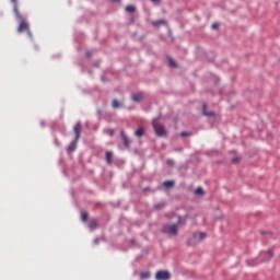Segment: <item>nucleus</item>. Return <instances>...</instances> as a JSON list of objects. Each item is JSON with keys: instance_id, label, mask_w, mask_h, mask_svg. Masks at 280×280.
<instances>
[{"instance_id": "19", "label": "nucleus", "mask_w": 280, "mask_h": 280, "mask_svg": "<svg viewBox=\"0 0 280 280\" xmlns=\"http://www.w3.org/2000/svg\"><path fill=\"white\" fill-rule=\"evenodd\" d=\"M136 10H137V8L135 5H128L126 8V12H130V13L135 12Z\"/></svg>"}, {"instance_id": "8", "label": "nucleus", "mask_w": 280, "mask_h": 280, "mask_svg": "<svg viewBox=\"0 0 280 280\" xmlns=\"http://www.w3.org/2000/svg\"><path fill=\"white\" fill-rule=\"evenodd\" d=\"M131 97L135 102H141L145 97V94L143 92H139V93L132 94Z\"/></svg>"}, {"instance_id": "28", "label": "nucleus", "mask_w": 280, "mask_h": 280, "mask_svg": "<svg viewBox=\"0 0 280 280\" xmlns=\"http://www.w3.org/2000/svg\"><path fill=\"white\" fill-rule=\"evenodd\" d=\"M156 209H163V205H156Z\"/></svg>"}, {"instance_id": "12", "label": "nucleus", "mask_w": 280, "mask_h": 280, "mask_svg": "<svg viewBox=\"0 0 280 280\" xmlns=\"http://www.w3.org/2000/svg\"><path fill=\"white\" fill-rule=\"evenodd\" d=\"M12 3H14V13L16 14V16H21V13H19V5H18V0H11Z\"/></svg>"}, {"instance_id": "25", "label": "nucleus", "mask_w": 280, "mask_h": 280, "mask_svg": "<svg viewBox=\"0 0 280 280\" xmlns=\"http://www.w3.org/2000/svg\"><path fill=\"white\" fill-rule=\"evenodd\" d=\"M240 161H242L241 158H234V159L232 160V162H234V163H240Z\"/></svg>"}, {"instance_id": "21", "label": "nucleus", "mask_w": 280, "mask_h": 280, "mask_svg": "<svg viewBox=\"0 0 280 280\" xmlns=\"http://www.w3.org/2000/svg\"><path fill=\"white\" fill-rule=\"evenodd\" d=\"M141 279H150V272L145 271L140 275Z\"/></svg>"}, {"instance_id": "3", "label": "nucleus", "mask_w": 280, "mask_h": 280, "mask_svg": "<svg viewBox=\"0 0 280 280\" xmlns=\"http://www.w3.org/2000/svg\"><path fill=\"white\" fill-rule=\"evenodd\" d=\"M18 19L20 20V25L18 27V32L19 34H23V32H27L28 36H32V32H30V24L27 23V21L23 20V16H18Z\"/></svg>"}, {"instance_id": "30", "label": "nucleus", "mask_w": 280, "mask_h": 280, "mask_svg": "<svg viewBox=\"0 0 280 280\" xmlns=\"http://www.w3.org/2000/svg\"><path fill=\"white\" fill-rule=\"evenodd\" d=\"M86 56H91V52H86Z\"/></svg>"}, {"instance_id": "22", "label": "nucleus", "mask_w": 280, "mask_h": 280, "mask_svg": "<svg viewBox=\"0 0 280 280\" xmlns=\"http://www.w3.org/2000/svg\"><path fill=\"white\" fill-rule=\"evenodd\" d=\"M106 133L109 135V137H113V135H115V129H107Z\"/></svg>"}, {"instance_id": "15", "label": "nucleus", "mask_w": 280, "mask_h": 280, "mask_svg": "<svg viewBox=\"0 0 280 280\" xmlns=\"http://www.w3.org/2000/svg\"><path fill=\"white\" fill-rule=\"evenodd\" d=\"M89 226H90L91 231H95V229H97V221L96 220H92L90 222Z\"/></svg>"}, {"instance_id": "24", "label": "nucleus", "mask_w": 280, "mask_h": 280, "mask_svg": "<svg viewBox=\"0 0 280 280\" xmlns=\"http://www.w3.org/2000/svg\"><path fill=\"white\" fill-rule=\"evenodd\" d=\"M267 255H268L269 259H272V257H273L272 250H268Z\"/></svg>"}, {"instance_id": "14", "label": "nucleus", "mask_w": 280, "mask_h": 280, "mask_svg": "<svg viewBox=\"0 0 280 280\" xmlns=\"http://www.w3.org/2000/svg\"><path fill=\"white\" fill-rule=\"evenodd\" d=\"M121 106V103H119V101L117 98H115L112 103V107L117 109Z\"/></svg>"}, {"instance_id": "10", "label": "nucleus", "mask_w": 280, "mask_h": 280, "mask_svg": "<svg viewBox=\"0 0 280 280\" xmlns=\"http://www.w3.org/2000/svg\"><path fill=\"white\" fill-rule=\"evenodd\" d=\"M113 152L112 151H107L106 152V156H105V161L108 165H112L113 164Z\"/></svg>"}, {"instance_id": "16", "label": "nucleus", "mask_w": 280, "mask_h": 280, "mask_svg": "<svg viewBox=\"0 0 280 280\" xmlns=\"http://www.w3.org/2000/svg\"><path fill=\"white\" fill-rule=\"evenodd\" d=\"M196 196H205V190L202 189V187H198L195 190Z\"/></svg>"}, {"instance_id": "5", "label": "nucleus", "mask_w": 280, "mask_h": 280, "mask_svg": "<svg viewBox=\"0 0 280 280\" xmlns=\"http://www.w3.org/2000/svg\"><path fill=\"white\" fill-rule=\"evenodd\" d=\"M156 280H170L172 279V273L167 270H160L155 273Z\"/></svg>"}, {"instance_id": "26", "label": "nucleus", "mask_w": 280, "mask_h": 280, "mask_svg": "<svg viewBox=\"0 0 280 280\" xmlns=\"http://www.w3.org/2000/svg\"><path fill=\"white\" fill-rule=\"evenodd\" d=\"M218 27H220V24L218 23L212 24V30H218Z\"/></svg>"}, {"instance_id": "1", "label": "nucleus", "mask_w": 280, "mask_h": 280, "mask_svg": "<svg viewBox=\"0 0 280 280\" xmlns=\"http://www.w3.org/2000/svg\"><path fill=\"white\" fill-rule=\"evenodd\" d=\"M73 132H74V140L69 144L68 147V152H75V150L78 149V141H80V135H82V124L81 122H77L74 128H73Z\"/></svg>"}, {"instance_id": "6", "label": "nucleus", "mask_w": 280, "mask_h": 280, "mask_svg": "<svg viewBox=\"0 0 280 280\" xmlns=\"http://www.w3.org/2000/svg\"><path fill=\"white\" fill-rule=\"evenodd\" d=\"M192 237H194L195 242H202V240H205V237H207V233L197 232V233L192 234Z\"/></svg>"}, {"instance_id": "31", "label": "nucleus", "mask_w": 280, "mask_h": 280, "mask_svg": "<svg viewBox=\"0 0 280 280\" xmlns=\"http://www.w3.org/2000/svg\"><path fill=\"white\" fill-rule=\"evenodd\" d=\"M114 1H119V0H114Z\"/></svg>"}, {"instance_id": "11", "label": "nucleus", "mask_w": 280, "mask_h": 280, "mask_svg": "<svg viewBox=\"0 0 280 280\" xmlns=\"http://www.w3.org/2000/svg\"><path fill=\"white\" fill-rule=\"evenodd\" d=\"M161 25H167V21H165V20H158V21H153L152 22V26L153 27H159Z\"/></svg>"}, {"instance_id": "18", "label": "nucleus", "mask_w": 280, "mask_h": 280, "mask_svg": "<svg viewBox=\"0 0 280 280\" xmlns=\"http://www.w3.org/2000/svg\"><path fill=\"white\" fill-rule=\"evenodd\" d=\"M164 187H166L167 189H171V187H174V182L173 180L164 182Z\"/></svg>"}, {"instance_id": "27", "label": "nucleus", "mask_w": 280, "mask_h": 280, "mask_svg": "<svg viewBox=\"0 0 280 280\" xmlns=\"http://www.w3.org/2000/svg\"><path fill=\"white\" fill-rule=\"evenodd\" d=\"M167 164H168V165H174V161H173V160H168V161H167Z\"/></svg>"}, {"instance_id": "17", "label": "nucleus", "mask_w": 280, "mask_h": 280, "mask_svg": "<svg viewBox=\"0 0 280 280\" xmlns=\"http://www.w3.org/2000/svg\"><path fill=\"white\" fill-rule=\"evenodd\" d=\"M170 67L173 69H176L178 66L176 65V61L172 59V57H168Z\"/></svg>"}, {"instance_id": "23", "label": "nucleus", "mask_w": 280, "mask_h": 280, "mask_svg": "<svg viewBox=\"0 0 280 280\" xmlns=\"http://www.w3.org/2000/svg\"><path fill=\"white\" fill-rule=\"evenodd\" d=\"M180 137H183V138H185V137H189V132H187V131H183V132L180 133Z\"/></svg>"}, {"instance_id": "29", "label": "nucleus", "mask_w": 280, "mask_h": 280, "mask_svg": "<svg viewBox=\"0 0 280 280\" xmlns=\"http://www.w3.org/2000/svg\"><path fill=\"white\" fill-rule=\"evenodd\" d=\"M153 3H159V0H151Z\"/></svg>"}, {"instance_id": "9", "label": "nucleus", "mask_w": 280, "mask_h": 280, "mask_svg": "<svg viewBox=\"0 0 280 280\" xmlns=\"http://www.w3.org/2000/svg\"><path fill=\"white\" fill-rule=\"evenodd\" d=\"M202 113H203V115H206V117H214L215 116V113L207 112V103H203V105H202Z\"/></svg>"}, {"instance_id": "7", "label": "nucleus", "mask_w": 280, "mask_h": 280, "mask_svg": "<svg viewBox=\"0 0 280 280\" xmlns=\"http://www.w3.org/2000/svg\"><path fill=\"white\" fill-rule=\"evenodd\" d=\"M121 139L124 141L125 148H130V139H128V136H126L125 131H120Z\"/></svg>"}, {"instance_id": "4", "label": "nucleus", "mask_w": 280, "mask_h": 280, "mask_svg": "<svg viewBox=\"0 0 280 280\" xmlns=\"http://www.w3.org/2000/svg\"><path fill=\"white\" fill-rule=\"evenodd\" d=\"M153 128H154V132L158 137H165V135H167L165 127L163 125L159 124V121L156 119L153 120Z\"/></svg>"}, {"instance_id": "2", "label": "nucleus", "mask_w": 280, "mask_h": 280, "mask_svg": "<svg viewBox=\"0 0 280 280\" xmlns=\"http://www.w3.org/2000/svg\"><path fill=\"white\" fill-rule=\"evenodd\" d=\"M180 224V218H178L177 223L173 224V225H163L162 228V233H164L165 235H173L176 236L178 235V225Z\"/></svg>"}, {"instance_id": "13", "label": "nucleus", "mask_w": 280, "mask_h": 280, "mask_svg": "<svg viewBox=\"0 0 280 280\" xmlns=\"http://www.w3.org/2000/svg\"><path fill=\"white\" fill-rule=\"evenodd\" d=\"M136 137H143V135H145V131L143 129V127H140L136 132H135Z\"/></svg>"}, {"instance_id": "20", "label": "nucleus", "mask_w": 280, "mask_h": 280, "mask_svg": "<svg viewBox=\"0 0 280 280\" xmlns=\"http://www.w3.org/2000/svg\"><path fill=\"white\" fill-rule=\"evenodd\" d=\"M81 219H82L83 222H86L89 220V213L82 212L81 213Z\"/></svg>"}]
</instances>
